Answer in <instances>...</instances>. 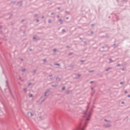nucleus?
Here are the masks:
<instances>
[{
    "label": "nucleus",
    "instance_id": "4",
    "mask_svg": "<svg viewBox=\"0 0 130 130\" xmlns=\"http://www.w3.org/2000/svg\"><path fill=\"white\" fill-rule=\"evenodd\" d=\"M50 78L51 79H52V76H50Z\"/></svg>",
    "mask_w": 130,
    "mask_h": 130
},
{
    "label": "nucleus",
    "instance_id": "5",
    "mask_svg": "<svg viewBox=\"0 0 130 130\" xmlns=\"http://www.w3.org/2000/svg\"><path fill=\"white\" fill-rule=\"evenodd\" d=\"M53 51H56V49H54Z\"/></svg>",
    "mask_w": 130,
    "mask_h": 130
},
{
    "label": "nucleus",
    "instance_id": "1",
    "mask_svg": "<svg viewBox=\"0 0 130 130\" xmlns=\"http://www.w3.org/2000/svg\"><path fill=\"white\" fill-rule=\"evenodd\" d=\"M29 113L30 114V116H33V115H34V114L31 112H29Z\"/></svg>",
    "mask_w": 130,
    "mask_h": 130
},
{
    "label": "nucleus",
    "instance_id": "6",
    "mask_svg": "<svg viewBox=\"0 0 130 130\" xmlns=\"http://www.w3.org/2000/svg\"><path fill=\"white\" fill-rule=\"evenodd\" d=\"M65 88L64 87H63L62 88V90H64Z\"/></svg>",
    "mask_w": 130,
    "mask_h": 130
},
{
    "label": "nucleus",
    "instance_id": "2",
    "mask_svg": "<svg viewBox=\"0 0 130 130\" xmlns=\"http://www.w3.org/2000/svg\"><path fill=\"white\" fill-rule=\"evenodd\" d=\"M29 97H33V95H32V94H29Z\"/></svg>",
    "mask_w": 130,
    "mask_h": 130
},
{
    "label": "nucleus",
    "instance_id": "9",
    "mask_svg": "<svg viewBox=\"0 0 130 130\" xmlns=\"http://www.w3.org/2000/svg\"><path fill=\"white\" fill-rule=\"evenodd\" d=\"M125 93H127L126 91H125Z\"/></svg>",
    "mask_w": 130,
    "mask_h": 130
},
{
    "label": "nucleus",
    "instance_id": "10",
    "mask_svg": "<svg viewBox=\"0 0 130 130\" xmlns=\"http://www.w3.org/2000/svg\"><path fill=\"white\" fill-rule=\"evenodd\" d=\"M128 97H130V95H128Z\"/></svg>",
    "mask_w": 130,
    "mask_h": 130
},
{
    "label": "nucleus",
    "instance_id": "11",
    "mask_svg": "<svg viewBox=\"0 0 130 130\" xmlns=\"http://www.w3.org/2000/svg\"><path fill=\"white\" fill-rule=\"evenodd\" d=\"M91 83H92V82H91Z\"/></svg>",
    "mask_w": 130,
    "mask_h": 130
},
{
    "label": "nucleus",
    "instance_id": "7",
    "mask_svg": "<svg viewBox=\"0 0 130 130\" xmlns=\"http://www.w3.org/2000/svg\"><path fill=\"white\" fill-rule=\"evenodd\" d=\"M86 119H87V120H89V118H87Z\"/></svg>",
    "mask_w": 130,
    "mask_h": 130
},
{
    "label": "nucleus",
    "instance_id": "3",
    "mask_svg": "<svg viewBox=\"0 0 130 130\" xmlns=\"http://www.w3.org/2000/svg\"><path fill=\"white\" fill-rule=\"evenodd\" d=\"M60 23L61 24V23H62V20H60Z\"/></svg>",
    "mask_w": 130,
    "mask_h": 130
},
{
    "label": "nucleus",
    "instance_id": "8",
    "mask_svg": "<svg viewBox=\"0 0 130 130\" xmlns=\"http://www.w3.org/2000/svg\"><path fill=\"white\" fill-rule=\"evenodd\" d=\"M121 84H122V82H121Z\"/></svg>",
    "mask_w": 130,
    "mask_h": 130
}]
</instances>
